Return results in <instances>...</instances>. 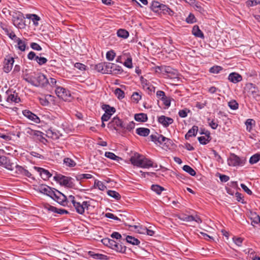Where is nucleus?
<instances>
[{
	"mask_svg": "<svg viewBox=\"0 0 260 260\" xmlns=\"http://www.w3.org/2000/svg\"><path fill=\"white\" fill-rule=\"evenodd\" d=\"M24 80L36 87H45L48 84L49 81L46 76L41 72L34 73Z\"/></svg>",
	"mask_w": 260,
	"mask_h": 260,
	"instance_id": "nucleus-1",
	"label": "nucleus"
},
{
	"mask_svg": "<svg viewBox=\"0 0 260 260\" xmlns=\"http://www.w3.org/2000/svg\"><path fill=\"white\" fill-rule=\"evenodd\" d=\"M53 179L60 185L71 188H75V184L73 182V179L61 174H56Z\"/></svg>",
	"mask_w": 260,
	"mask_h": 260,
	"instance_id": "nucleus-2",
	"label": "nucleus"
},
{
	"mask_svg": "<svg viewBox=\"0 0 260 260\" xmlns=\"http://www.w3.org/2000/svg\"><path fill=\"white\" fill-rule=\"evenodd\" d=\"M12 21L15 26L18 28H23L25 27L24 17L22 13L20 11H15L13 12Z\"/></svg>",
	"mask_w": 260,
	"mask_h": 260,
	"instance_id": "nucleus-3",
	"label": "nucleus"
},
{
	"mask_svg": "<svg viewBox=\"0 0 260 260\" xmlns=\"http://www.w3.org/2000/svg\"><path fill=\"white\" fill-rule=\"evenodd\" d=\"M108 127L111 129H114L121 135V130L124 127V123L119 117H114L108 124Z\"/></svg>",
	"mask_w": 260,
	"mask_h": 260,
	"instance_id": "nucleus-4",
	"label": "nucleus"
},
{
	"mask_svg": "<svg viewBox=\"0 0 260 260\" xmlns=\"http://www.w3.org/2000/svg\"><path fill=\"white\" fill-rule=\"evenodd\" d=\"M246 159L244 157H239L234 153H231L228 159V164L230 166H243L245 164Z\"/></svg>",
	"mask_w": 260,
	"mask_h": 260,
	"instance_id": "nucleus-5",
	"label": "nucleus"
},
{
	"mask_svg": "<svg viewBox=\"0 0 260 260\" xmlns=\"http://www.w3.org/2000/svg\"><path fill=\"white\" fill-rule=\"evenodd\" d=\"M55 93L58 98L61 99L64 101L70 100L71 96L69 90L63 87L59 86H57L56 87Z\"/></svg>",
	"mask_w": 260,
	"mask_h": 260,
	"instance_id": "nucleus-6",
	"label": "nucleus"
},
{
	"mask_svg": "<svg viewBox=\"0 0 260 260\" xmlns=\"http://www.w3.org/2000/svg\"><path fill=\"white\" fill-rule=\"evenodd\" d=\"M55 190L56 191H55V196H53V198L52 199L57 202L60 205L63 206H67L68 203L67 196H66L64 194L58 190Z\"/></svg>",
	"mask_w": 260,
	"mask_h": 260,
	"instance_id": "nucleus-7",
	"label": "nucleus"
},
{
	"mask_svg": "<svg viewBox=\"0 0 260 260\" xmlns=\"http://www.w3.org/2000/svg\"><path fill=\"white\" fill-rule=\"evenodd\" d=\"M27 58L31 60H36L40 66L43 65L47 62L46 58L36 55V53L33 51L29 52L27 54Z\"/></svg>",
	"mask_w": 260,
	"mask_h": 260,
	"instance_id": "nucleus-8",
	"label": "nucleus"
},
{
	"mask_svg": "<svg viewBox=\"0 0 260 260\" xmlns=\"http://www.w3.org/2000/svg\"><path fill=\"white\" fill-rule=\"evenodd\" d=\"M1 159L0 165L3 166L5 168L10 171H13L14 170V164L11 161L9 157L6 156H2V158Z\"/></svg>",
	"mask_w": 260,
	"mask_h": 260,
	"instance_id": "nucleus-9",
	"label": "nucleus"
},
{
	"mask_svg": "<svg viewBox=\"0 0 260 260\" xmlns=\"http://www.w3.org/2000/svg\"><path fill=\"white\" fill-rule=\"evenodd\" d=\"M15 172L16 175H22L29 178L31 177V174L22 166L14 164Z\"/></svg>",
	"mask_w": 260,
	"mask_h": 260,
	"instance_id": "nucleus-10",
	"label": "nucleus"
},
{
	"mask_svg": "<svg viewBox=\"0 0 260 260\" xmlns=\"http://www.w3.org/2000/svg\"><path fill=\"white\" fill-rule=\"evenodd\" d=\"M8 95L7 101L8 102H15L18 103L20 102V99L18 96V93L15 91L8 90L6 92Z\"/></svg>",
	"mask_w": 260,
	"mask_h": 260,
	"instance_id": "nucleus-11",
	"label": "nucleus"
},
{
	"mask_svg": "<svg viewBox=\"0 0 260 260\" xmlns=\"http://www.w3.org/2000/svg\"><path fill=\"white\" fill-rule=\"evenodd\" d=\"M23 115L36 123H40V119L39 117L30 111L28 110H24L22 111Z\"/></svg>",
	"mask_w": 260,
	"mask_h": 260,
	"instance_id": "nucleus-12",
	"label": "nucleus"
},
{
	"mask_svg": "<svg viewBox=\"0 0 260 260\" xmlns=\"http://www.w3.org/2000/svg\"><path fill=\"white\" fill-rule=\"evenodd\" d=\"M143 155L139 154L138 153H135L131 157L130 161L133 165L139 167L142 164V159Z\"/></svg>",
	"mask_w": 260,
	"mask_h": 260,
	"instance_id": "nucleus-13",
	"label": "nucleus"
},
{
	"mask_svg": "<svg viewBox=\"0 0 260 260\" xmlns=\"http://www.w3.org/2000/svg\"><path fill=\"white\" fill-rule=\"evenodd\" d=\"M34 168L39 173L41 178L44 180L48 179L52 176V174L48 170L42 168L34 167Z\"/></svg>",
	"mask_w": 260,
	"mask_h": 260,
	"instance_id": "nucleus-14",
	"label": "nucleus"
},
{
	"mask_svg": "<svg viewBox=\"0 0 260 260\" xmlns=\"http://www.w3.org/2000/svg\"><path fill=\"white\" fill-rule=\"evenodd\" d=\"M158 122L165 127H167L169 125L173 123L174 120L171 117L161 115L158 117Z\"/></svg>",
	"mask_w": 260,
	"mask_h": 260,
	"instance_id": "nucleus-15",
	"label": "nucleus"
},
{
	"mask_svg": "<svg viewBox=\"0 0 260 260\" xmlns=\"http://www.w3.org/2000/svg\"><path fill=\"white\" fill-rule=\"evenodd\" d=\"M139 167L143 168H149L150 167L157 168V165L156 164H154L152 160L143 156L142 159V164Z\"/></svg>",
	"mask_w": 260,
	"mask_h": 260,
	"instance_id": "nucleus-16",
	"label": "nucleus"
},
{
	"mask_svg": "<svg viewBox=\"0 0 260 260\" xmlns=\"http://www.w3.org/2000/svg\"><path fill=\"white\" fill-rule=\"evenodd\" d=\"M14 60L13 57H8L6 58L4 61V66L3 70L6 73H9L11 71Z\"/></svg>",
	"mask_w": 260,
	"mask_h": 260,
	"instance_id": "nucleus-17",
	"label": "nucleus"
},
{
	"mask_svg": "<svg viewBox=\"0 0 260 260\" xmlns=\"http://www.w3.org/2000/svg\"><path fill=\"white\" fill-rule=\"evenodd\" d=\"M151 141L156 144H162L163 141L166 140V137L162 135L156 134L155 135H151L150 136Z\"/></svg>",
	"mask_w": 260,
	"mask_h": 260,
	"instance_id": "nucleus-18",
	"label": "nucleus"
},
{
	"mask_svg": "<svg viewBox=\"0 0 260 260\" xmlns=\"http://www.w3.org/2000/svg\"><path fill=\"white\" fill-rule=\"evenodd\" d=\"M228 79L232 83H237L242 81V77L239 74L233 72L229 74Z\"/></svg>",
	"mask_w": 260,
	"mask_h": 260,
	"instance_id": "nucleus-19",
	"label": "nucleus"
},
{
	"mask_svg": "<svg viewBox=\"0 0 260 260\" xmlns=\"http://www.w3.org/2000/svg\"><path fill=\"white\" fill-rule=\"evenodd\" d=\"M247 86L253 98H256V97L260 96L259 94V90L255 84L253 83H249L247 85Z\"/></svg>",
	"mask_w": 260,
	"mask_h": 260,
	"instance_id": "nucleus-20",
	"label": "nucleus"
},
{
	"mask_svg": "<svg viewBox=\"0 0 260 260\" xmlns=\"http://www.w3.org/2000/svg\"><path fill=\"white\" fill-rule=\"evenodd\" d=\"M198 130V126L193 125L191 128L188 130V132L185 135V139L188 140L191 137H195L197 134Z\"/></svg>",
	"mask_w": 260,
	"mask_h": 260,
	"instance_id": "nucleus-21",
	"label": "nucleus"
},
{
	"mask_svg": "<svg viewBox=\"0 0 260 260\" xmlns=\"http://www.w3.org/2000/svg\"><path fill=\"white\" fill-rule=\"evenodd\" d=\"M206 136H201L198 138V140L199 141L200 143L202 145H206L210 142L212 139L211 137L210 132L206 133Z\"/></svg>",
	"mask_w": 260,
	"mask_h": 260,
	"instance_id": "nucleus-22",
	"label": "nucleus"
},
{
	"mask_svg": "<svg viewBox=\"0 0 260 260\" xmlns=\"http://www.w3.org/2000/svg\"><path fill=\"white\" fill-rule=\"evenodd\" d=\"M168 74V76L171 78H175L177 77V71L171 68L170 67H165L162 71Z\"/></svg>",
	"mask_w": 260,
	"mask_h": 260,
	"instance_id": "nucleus-23",
	"label": "nucleus"
},
{
	"mask_svg": "<svg viewBox=\"0 0 260 260\" xmlns=\"http://www.w3.org/2000/svg\"><path fill=\"white\" fill-rule=\"evenodd\" d=\"M162 5L163 4H160L158 2L153 1L152 3L151 9L154 12L159 14L161 10V6H162Z\"/></svg>",
	"mask_w": 260,
	"mask_h": 260,
	"instance_id": "nucleus-24",
	"label": "nucleus"
},
{
	"mask_svg": "<svg viewBox=\"0 0 260 260\" xmlns=\"http://www.w3.org/2000/svg\"><path fill=\"white\" fill-rule=\"evenodd\" d=\"M134 118L136 121L141 122H145L148 120L147 115L144 113L135 114Z\"/></svg>",
	"mask_w": 260,
	"mask_h": 260,
	"instance_id": "nucleus-25",
	"label": "nucleus"
},
{
	"mask_svg": "<svg viewBox=\"0 0 260 260\" xmlns=\"http://www.w3.org/2000/svg\"><path fill=\"white\" fill-rule=\"evenodd\" d=\"M192 34L196 37H198L201 39L204 38V35L203 32L201 30L198 25H194L192 30Z\"/></svg>",
	"mask_w": 260,
	"mask_h": 260,
	"instance_id": "nucleus-26",
	"label": "nucleus"
},
{
	"mask_svg": "<svg viewBox=\"0 0 260 260\" xmlns=\"http://www.w3.org/2000/svg\"><path fill=\"white\" fill-rule=\"evenodd\" d=\"M117 252L124 253L126 252V247L123 245L122 243H119L116 242V244L114 246L112 249Z\"/></svg>",
	"mask_w": 260,
	"mask_h": 260,
	"instance_id": "nucleus-27",
	"label": "nucleus"
},
{
	"mask_svg": "<svg viewBox=\"0 0 260 260\" xmlns=\"http://www.w3.org/2000/svg\"><path fill=\"white\" fill-rule=\"evenodd\" d=\"M88 254L92 258L96 259L103 260L108 259V256L106 255L100 253H95V252L91 251L88 252Z\"/></svg>",
	"mask_w": 260,
	"mask_h": 260,
	"instance_id": "nucleus-28",
	"label": "nucleus"
},
{
	"mask_svg": "<svg viewBox=\"0 0 260 260\" xmlns=\"http://www.w3.org/2000/svg\"><path fill=\"white\" fill-rule=\"evenodd\" d=\"M110 70H111V72H110L109 74L112 75L120 74L123 71L121 67L114 63H113V66H111Z\"/></svg>",
	"mask_w": 260,
	"mask_h": 260,
	"instance_id": "nucleus-29",
	"label": "nucleus"
},
{
	"mask_svg": "<svg viewBox=\"0 0 260 260\" xmlns=\"http://www.w3.org/2000/svg\"><path fill=\"white\" fill-rule=\"evenodd\" d=\"M150 129L149 128L145 127L137 128L136 130V132L138 135L143 137H146L148 136L150 134Z\"/></svg>",
	"mask_w": 260,
	"mask_h": 260,
	"instance_id": "nucleus-30",
	"label": "nucleus"
},
{
	"mask_svg": "<svg viewBox=\"0 0 260 260\" xmlns=\"http://www.w3.org/2000/svg\"><path fill=\"white\" fill-rule=\"evenodd\" d=\"M125 240L127 243L131 244L133 245H139L140 244L139 240L132 236H126Z\"/></svg>",
	"mask_w": 260,
	"mask_h": 260,
	"instance_id": "nucleus-31",
	"label": "nucleus"
},
{
	"mask_svg": "<svg viewBox=\"0 0 260 260\" xmlns=\"http://www.w3.org/2000/svg\"><path fill=\"white\" fill-rule=\"evenodd\" d=\"M102 108L105 111V113L109 114V116H111L116 111V110L114 107H111L109 105H103Z\"/></svg>",
	"mask_w": 260,
	"mask_h": 260,
	"instance_id": "nucleus-32",
	"label": "nucleus"
},
{
	"mask_svg": "<svg viewBox=\"0 0 260 260\" xmlns=\"http://www.w3.org/2000/svg\"><path fill=\"white\" fill-rule=\"evenodd\" d=\"M135 126V123L133 121L129 122L126 125L124 124V127H123L122 130H121V135L125 134L127 131L128 132L131 131L134 128Z\"/></svg>",
	"mask_w": 260,
	"mask_h": 260,
	"instance_id": "nucleus-33",
	"label": "nucleus"
},
{
	"mask_svg": "<svg viewBox=\"0 0 260 260\" xmlns=\"http://www.w3.org/2000/svg\"><path fill=\"white\" fill-rule=\"evenodd\" d=\"M174 12L167 6L164 5L161 6V10L159 14H163L165 15H169L170 16H173Z\"/></svg>",
	"mask_w": 260,
	"mask_h": 260,
	"instance_id": "nucleus-34",
	"label": "nucleus"
},
{
	"mask_svg": "<svg viewBox=\"0 0 260 260\" xmlns=\"http://www.w3.org/2000/svg\"><path fill=\"white\" fill-rule=\"evenodd\" d=\"M26 18L31 20L35 26L38 25V21L40 20V18L36 14H26Z\"/></svg>",
	"mask_w": 260,
	"mask_h": 260,
	"instance_id": "nucleus-35",
	"label": "nucleus"
},
{
	"mask_svg": "<svg viewBox=\"0 0 260 260\" xmlns=\"http://www.w3.org/2000/svg\"><path fill=\"white\" fill-rule=\"evenodd\" d=\"M178 218L181 220L184 221H198L196 218L192 215H180L178 216Z\"/></svg>",
	"mask_w": 260,
	"mask_h": 260,
	"instance_id": "nucleus-36",
	"label": "nucleus"
},
{
	"mask_svg": "<svg viewBox=\"0 0 260 260\" xmlns=\"http://www.w3.org/2000/svg\"><path fill=\"white\" fill-rule=\"evenodd\" d=\"M73 206L78 213L83 214L84 213V207L82 206V204H81L80 202H74Z\"/></svg>",
	"mask_w": 260,
	"mask_h": 260,
	"instance_id": "nucleus-37",
	"label": "nucleus"
},
{
	"mask_svg": "<svg viewBox=\"0 0 260 260\" xmlns=\"http://www.w3.org/2000/svg\"><path fill=\"white\" fill-rule=\"evenodd\" d=\"M51 187L45 184H42L38 186V190L42 193L47 195L48 191L51 190Z\"/></svg>",
	"mask_w": 260,
	"mask_h": 260,
	"instance_id": "nucleus-38",
	"label": "nucleus"
},
{
	"mask_svg": "<svg viewBox=\"0 0 260 260\" xmlns=\"http://www.w3.org/2000/svg\"><path fill=\"white\" fill-rule=\"evenodd\" d=\"M93 177V176L89 174H79L75 176V178L77 181H81L84 179H91Z\"/></svg>",
	"mask_w": 260,
	"mask_h": 260,
	"instance_id": "nucleus-39",
	"label": "nucleus"
},
{
	"mask_svg": "<svg viewBox=\"0 0 260 260\" xmlns=\"http://www.w3.org/2000/svg\"><path fill=\"white\" fill-rule=\"evenodd\" d=\"M117 36L123 39H126L129 36V32L125 29H119L117 31Z\"/></svg>",
	"mask_w": 260,
	"mask_h": 260,
	"instance_id": "nucleus-40",
	"label": "nucleus"
},
{
	"mask_svg": "<svg viewBox=\"0 0 260 260\" xmlns=\"http://www.w3.org/2000/svg\"><path fill=\"white\" fill-rule=\"evenodd\" d=\"M17 43L18 49L21 51H24L26 48V44L24 41L20 38H18L15 41Z\"/></svg>",
	"mask_w": 260,
	"mask_h": 260,
	"instance_id": "nucleus-41",
	"label": "nucleus"
},
{
	"mask_svg": "<svg viewBox=\"0 0 260 260\" xmlns=\"http://www.w3.org/2000/svg\"><path fill=\"white\" fill-rule=\"evenodd\" d=\"M146 83L143 85L144 88H145L148 90L149 94H151L155 92V87L151 84L150 83L147 82L146 80Z\"/></svg>",
	"mask_w": 260,
	"mask_h": 260,
	"instance_id": "nucleus-42",
	"label": "nucleus"
},
{
	"mask_svg": "<svg viewBox=\"0 0 260 260\" xmlns=\"http://www.w3.org/2000/svg\"><path fill=\"white\" fill-rule=\"evenodd\" d=\"M107 194L108 196L116 199V200H119L121 199L120 194L115 190H109L107 191Z\"/></svg>",
	"mask_w": 260,
	"mask_h": 260,
	"instance_id": "nucleus-43",
	"label": "nucleus"
},
{
	"mask_svg": "<svg viewBox=\"0 0 260 260\" xmlns=\"http://www.w3.org/2000/svg\"><path fill=\"white\" fill-rule=\"evenodd\" d=\"M63 163L69 167H74L76 165L75 161L69 157H66L63 159Z\"/></svg>",
	"mask_w": 260,
	"mask_h": 260,
	"instance_id": "nucleus-44",
	"label": "nucleus"
},
{
	"mask_svg": "<svg viewBox=\"0 0 260 260\" xmlns=\"http://www.w3.org/2000/svg\"><path fill=\"white\" fill-rule=\"evenodd\" d=\"M105 156L107 158L116 161H119L120 159H121V157L116 155L114 153L111 152H106Z\"/></svg>",
	"mask_w": 260,
	"mask_h": 260,
	"instance_id": "nucleus-45",
	"label": "nucleus"
},
{
	"mask_svg": "<svg viewBox=\"0 0 260 260\" xmlns=\"http://www.w3.org/2000/svg\"><path fill=\"white\" fill-rule=\"evenodd\" d=\"M183 170L188 173L190 175L194 176L196 175V172L191 167L188 165H184L183 167Z\"/></svg>",
	"mask_w": 260,
	"mask_h": 260,
	"instance_id": "nucleus-46",
	"label": "nucleus"
},
{
	"mask_svg": "<svg viewBox=\"0 0 260 260\" xmlns=\"http://www.w3.org/2000/svg\"><path fill=\"white\" fill-rule=\"evenodd\" d=\"M207 121H208L209 125L212 129H216L217 128V127L218 126L217 119H216V120L214 119L211 120V119L210 118H208L207 119Z\"/></svg>",
	"mask_w": 260,
	"mask_h": 260,
	"instance_id": "nucleus-47",
	"label": "nucleus"
},
{
	"mask_svg": "<svg viewBox=\"0 0 260 260\" xmlns=\"http://www.w3.org/2000/svg\"><path fill=\"white\" fill-rule=\"evenodd\" d=\"M260 160V154L256 153L251 156L249 159V163L251 165L256 164Z\"/></svg>",
	"mask_w": 260,
	"mask_h": 260,
	"instance_id": "nucleus-48",
	"label": "nucleus"
},
{
	"mask_svg": "<svg viewBox=\"0 0 260 260\" xmlns=\"http://www.w3.org/2000/svg\"><path fill=\"white\" fill-rule=\"evenodd\" d=\"M151 189L157 194H160L162 191L165 190V188L159 185H152Z\"/></svg>",
	"mask_w": 260,
	"mask_h": 260,
	"instance_id": "nucleus-49",
	"label": "nucleus"
},
{
	"mask_svg": "<svg viewBox=\"0 0 260 260\" xmlns=\"http://www.w3.org/2000/svg\"><path fill=\"white\" fill-rule=\"evenodd\" d=\"M245 124L246 125L247 130L250 132L252 129V125L255 124V121L252 119H248Z\"/></svg>",
	"mask_w": 260,
	"mask_h": 260,
	"instance_id": "nucleus-50",
	"label": "nucleus"
},
{
	"mask_svg": "<svg viewBox=\"0 0 260 260\" xmlns=\"http://www.w3.org/2000/svg\"><path fill=\"white\" fill-rule=\"evenodd\" d=\"M114 93L117 98L119 100L122 99L124 98V91L119 88H117L115 89Z\"/></svg>",
	"mask_w": 260,
	"mask_h": 260,
	"instance_id": "nucleus-51",
	"label": "nucleus"
},
{
	"mask_svg": "<svg viewBox=\"0 0 260 260\" xmlns=\"http://www.w3.org/2000/svg\"><path fill=\"white\" fill-rule=\"evenodd\" d=\"M104 62L99 63L95 65L94 69L98 72L105 74V70H104Z\"/></svg>",
	"mask_w": 260,
	"mask_h": 260,
	"instance_id": "nucleus-52",
	"label": "nucleus"
},
{
	"mask_svg": "<svg viewBox=\"0 0 260 260\" xmlns=\"http://www.w3.org/2000/svg\"><path fill=\"white\" fill-rule=\"evenodd\" d=\"M223 70L222 67L219 66H214L209 69V72L213 74H218Z\"/></svg>",
	"mask_w": 260,
	"mask_h": 260,
	"instance_id": "nucleus-53",
	"label": "nucleus"
},
{
	"mask_svg": "<svg viewBox=\"0 0 260 260\" xmlns=\"http://www.w3.org/2000/svg\"><path fill=\"white\" fill-rule=\"evenodd\" d=\"M115 55L116 54L115 52L113 50H111L107 52L106 58L109 61H112L114 59Z\"/></svg>",
	"mask_w": 260,
	"mask_h": 260,
	"instance_id": "nucleus-54",
	"label": "nucleus"
},
{
	"mask_svg": "<svg viewBox=\"0 0 260 260\" xmlns=\"http://www.w3.org/2000/svg\"><path fill=\"white\" fill-rule=\"evenodd\" d=\"M246 4L248 7L260 5V0H248L246 2Z\"/></svg>",
	"mask_w": 260,
	"mask_h": 260,
	"instance_id": "nucleus-55",
	"label": "nucleus"
},
{
	"mask_svg": "<svg viewBox=\"0 0 260 260\" xmlns=\"http://www.w3.org/2000/svg\"><path fill=\"white\" fill-rule=\"evenodd\" d=\"M94 185L98 187V188L101 190H104L106 188V186L104 184V183L98 180H95L94 182Z\"/></svg>",
	"mask_w": 260,
	"mask_h": 260,
	"instance_id": "nucleus-56",
	"label": "nucleus"
},
{
	"mask_svg": "<svg viewBox=\"0 0 260 260\" xmlns=\"http://www.w3.org/2000/svg\"><path fill=\"white\" fill-rule=\"evenodd\" d=\"M228 106L232 110H237L239 107L238 103L235 100H232L229 102Z\"/></svg>",
	"mask_w": 260,
	"mask_h": 260,
	"instance_id": "nucleus-57",
	"label": "nucleus"
},
{
	"mask_svg": "<svg viewBox=\"0 0 260 260\" xmlns=\"http://www.w3.org/2000/svg\"><path fill=\"white\" fill-rule=\"evenodd\" d=\"M123 64L124 66L129 69H132L133 68L132 58L131 56L127 58V59L125 60Z\"/></svg>",
	"mask_w": 260,
	"mask_h": 260,
	"instance_id": "nucleus-58",
	"label": "nucleus"
},
{
	"mask_svg": "<svg viewBox=\"0 0 260 260\" xmlns=\"http://www.w3.org/2000/svg\"><path fill=\"white\" fill-rule=\"evenodd\" d=\"M104 70H105V74H109L110 72H111L110 69L111 68V66H113V63L108 62H104Z\"/></svg>",
	"mask_w": 260,
	"mask_h": 260,
	"instance_id": "nucleus-59",
	"label": "nucleus"
},
{
	"mask_svg": "<svg viewBox=\"0 0 260 260\" xmlns=\"http://www.w3.org/2000/svg\"><path fill=\"white\" fill-rule=\"evenodd\" d=\"M235 196L236 197V200L238 202H241L242 204H245L246 202L244 201V200L243 199L244 197L242 196V194L239 192H237L235 193Z\"/></svg>",
	"mask_w": 260,
	"mask_h": 260,
	"instance_id": "nucleus-60",
	"label": "nucleus"
},
{
	"mask_svg": "<svg viewBox=\"0 0 260 260\" xmlns=\"http://www.w3.org/2000/svg\"><path fill=\"white\" fill-rule=\"evenodd\" d=\"M186 21L188 23L192 24L196 22V17L193 14L190 13L188 16L186 18Z\"/></svg>",
	"mask_w": 260,
	"mask_h": 260,
	"instance_id": "nucleus-61",
	"label": "nucleus"
},
{
	"mask_svg": "<svg viewBox=\"0 0 260 260\" xmlns=\"http://www.w3.org/2000/svg\"><path fill=\"white\" fill-rule=\"evenodd\" d=\"M212 152L214 155L215 158L216 159V160L217 161H218L219 162L223 163V160H222L221 157L220 156V155L217 153V152L214 149L212 150Z\"/></svg>",
	"mask_w": 260,
	"mask_h": 260,
	"instance_id": "nucleus-62",
	"label": "nucleus"
},
{
	"mask_svg": "<svg viewBox=\"0 0 260 260\" xmlns=\"http://www.w3.org/2000/svg\"><path fill=\"white\" fill-rule=\"evenodd\" d=\"M189 112V110H188L187 109H184L180 110L178 112V114L180 117H181L182 118H185V117H187V113Z\"/></svg>",
	"mask_w": 260,
	"mask_h": 260,
	"instance_id": "nucleus-63",
	"label": "nucleus"
},
{
	"mask_svg": "<svg viewBox=\"0 0 260 260\" xmlns=\"http://www.w3.org/2000/svg\"><path fill=\"white\" fill-rule=\"evenodd\" d=\"M132 98L133 101L138 103L141 99V95L137 92L133 93Z\"/></svg>",
	"mask_w": 260,
	"mask_h": 260,
	"instance_id": "nucleus-64",
	"label": "nucleus"
}]
</instances>
